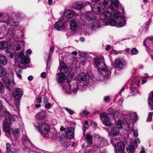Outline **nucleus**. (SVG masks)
I'll list each match as a JSON object with an SVG mask.
<instances>
[{"label": "nucleus", "instance_id": "obj_1", "mask_svg": "<svg viewBox=\"0 0 153 153\" xmlns=\"http://www.w3.org/2000/svg\"><path fill=\"white\" fill-rule=\"evenodd\" d=\"M94 66L97 69L98 74L104 77L108 76L111 74V72L107 68L103 57L99 56L94 58Z\"/></svg>", "mask_w": 153, "mask_h": 153}, {"label": "nucleus", "instance_id": "obj_2", "mask_svg": "<svg viewBox=\"0 0 153 153\" xmlns=\"http://www.w3.org/2000/svg\"><path fill=\"white\" fill-rule=\"evenodd\" d=\"M112 20L109 21V25L111 26H116L120 27L124 26L126 24L125 16L122 15L118 10L113 13Z\"/></svg>", "mask_w": 153, "mask_h": 153}, {"label": "nucleus", "instance_id": "obj_3", "mask_svg": "<svg viewBox=\"0 0 153 153\" xmlns=\"http://www.w3.org/2000/svg\"><path fill=\"white\" fill-rule=\"evenodd\" d=\"M62 15L61 17V19L64 20V21H69V19L77 18L78 16H80L74 11L69 9H65L63 12L60 13Z\"/></svg>", "mask_w": 153, "mask_h": 153}, {"label": "nucleus", "instance_id": "obj_4", "mask_svg": "<svg viewBox=\"0 0 153 153\" xmlns=\"http://www.w3.org/2000/svg\"><path fill=\"white\" fill-rule=\"evenodd\" d=\"M84 16L85 19L90 22L89 26L92 30L98 27L100 24L95 16L91 13L85 14Z\"/></svg>", "mask_w": 153, "mask_h": 153}, {"label": "nucleus", "instance_id": "obj_5", "mask_svg": "<svg viewBox=\"0 0 153 153\" xmlns=\"http://www.w3.org/2000/svg\"><path fill=\"white\" fill-rule=\"evenodd\" d=\"M35 128L43 136L49 132L51 130L50 125L48 124L42 122L39 123L38 126L34 124Z\"/></svg>", "mask_w": 153, "mask_h": 153}, {"label": "nucleus", "instance_id": "obj_6", "mask_svg": "<svg viewBox=\"0 0 153 153\" xmlns=\"http://www.w3.org/2000/svg\"><path fill=\"white\" fill-rule=\"evenodd\" d=\"M103 5L106 8H110L114 13L118 10L119 2L118 0H104Z\"/></svg>", "mask_w": 153, "mask_h": 153}, {"label": "nucleus", "instance_id": "obj_7", "mask_svg": "<svg viewBox=\"0 0 153 153\" xmlns=\"http://www.w3.org/2000/svg\"><path fill=\"white\" fill-rule=\"evenodd\" d=\"M59 67L61 73L58 74V81L59 83H61L65 80V76L64 74L68 71V68L63 62H60Z\"/></svg>", "mask_w": 153, "mask_h": 153}, {"label": "nucleus", "instance_id": "obj_8", "mask_svg": "<svg viewBox=\"0 0 153 153\" xmlns=\"http://www.w3.org/2000/svg\"><path fill=\"white\" fill-rule=\"evenodd\" d=\"M22 95V91L21 89L18 88L16 89L14 94V96L16 100L13 101V103L12 102V101H11L9 104L11 106H15L17 108H18L19 106V101Z\"/></svg>", "mask_w": 153, "mask_h": 153}, {"label": "nucleus", "instance_id": "obj_9", "mask_svg": "<svg viewBox=\"0 0 153 153\" xmlns=\"http://www.w3.org/2000/svg\"><path fill=\"white\" fill-rule=\"evenodd\" d=\"M10 76L12 77V80L11 82L7 76L4 77L2 78L3 84L10 91L13 88L15 85V82L14 80V75L13 73H11Z\"/></svg>", "mask_w": 153, "mask_h": 153}, {"label": "nucleus", "instance_id": "obj_10", "mask_svg": "<svg viewBox=\"0 0 153 153\" xmlns=\"http://www.w3.org/2000/svg\"><path fill=\"white\" fill-rule=\"evenodd\" d=\"M111 142L114 146L115 153H125L124 152V146L123 144L121 142H117V140L115 138L111 139Z\"/></svg>", "mask_w": 153, "mask_h": 153}, {"label": "nucleus", "instance_id": "obj_11", "mask_svg": "<svg viewBox=\"0 0 153 153\" xmlns=\"http://www.w3.org/2000/svg\"><path fill=\"white\" fill-rule=\"evenodd\" d=\"M78 89V85L76 83L72 84L68 83L67 85L64 86L63 89L64 91L67 93H73L74 94L77 93Z\"/></svg>", "mask_w": 153, "mask_h": 153}, {"label": "nucleus", "instance_id": "obj_12", "mask_svg": "<svg viewBox=\"0 0 153 153\" xmlns=\"http://www.w3.org/2000/svg\"><path fill=\"white\" fill-rule=\"evenodd\" d=\"M7 36L10 39L12 38L16 40L22 37V33L19 30H15L10 29L8 30Z\"/></svg>", "mask_w": 153, "mask_h": 153}, {"label": "nucleus", "instance_id": "obj_13", "mask_svg": "<svg viewBox=\"0 0 153 153\" xmlns=\"http://www.w3.org/2000/svg\"><path fill=\"white\" fill-rule=\"evenodd\" d=\"M23 143L24 146L23 151L25 152L30 153L32 151L33 146L26 136L23 137Z\"/></svg>", "mask_w": 153, "mask_h": 153}, {"label": "nucleus", "instance_id": "obj_14", "mask_svg": "<svg viewBox=\"0 0 153 153\" xmlns=\"http://www.w3.org/2000/svg\"><path fill=\"white\" fill-rule=\"evenodd\" d=\"M94 138L95 139L94 144L97 147L102 148L104 146L108 145V143L107 140L99 135H96Z\"/></svg>", "mask_w": 153, "mask_h": 153}, {"label": "nucleus", "instance_id": "obj_15", "mask_svg": "<svg viewBox=\"0 0 153 153\" xmlns=\"http://www.w3.org/2000/svg\"><path fill=\"white\" fill-rule=\"evenodd\" d=\"M113 12H111L110 11L106 10L104 11H102L100 16V19L101 20L106 19L108 21L109 24V21L113 19Z\"/></svg>", "mask_w": 153, "mask_h": 153}, {"label": "nucleus", "instance_id": "obj_16", "mask_svg": "<svg viewBox=\"0 0 153 153\" xmlns=\"http://www.w3.org/2000/svg\"><path fill=\"white\" fill-rule=\"evenodd\" d=\"M132 83L130 86V89L133 94H136L137 92L138 89L136 86H138L140 84V80L139 79L134 78L132 80Z\"/></svg>", "mask_w": 153, "mask_h": 153}, {"label": "nucleus", "instance_id": "obj_17", "mask_svg": "<svg viewBox=\"0 0 153 153\" xmlns=\"http://www.w3.org/2000/svg\"><path fill=\"white\" fill-rule=\"evenodd\" d=\"M81 16H78L77 18L72 19L70 21V26L71 29L74 32L77 29L78 26L80 23Z\"/></svg>", "mask_w": 153, "mask_h": 153}, {"label": "nucleus", "instance_id": "obj_18", "mask_svg": "<svg viewBox=\"0 0 153 153\" xmlns=\"http://www.w3.org/2000/svg\"><path fill=\"white\" fill-rule=\"evenodd\" d=\"M144 45L148 50L152 51L153 50V37L147 38L144 42ZM153 59V56H151Z\"/></svg>", "mask_w": 153, "mask_h": 153}, {"label": "nucleus", "instance_id": "obj_19", "mask_svg": "<svg viewBox=\"0 0 153 153\" xmlns=\"http://www.w3.org/2000/svg\"><path fill=\"white\" fill-rule=\"evenodd\" d=\"M123 58H118L115 59L114 66L118 70H122L124 66Z\"/></svg>", "mask_w": 153, "mask_h": 153}, {"label": "nucleus", "instance_id": "obj_20", "mask_svg": "<svg viewBox=\"0 0 153 153\" xmlns=\"http://www.w3.org/2000/svg\"><path fill=\"white\" fill-rule=\"evenodd\" d=\"M104 10L102 5L98 4H95L92 8L93 12L97 14H100Z\"/></svg>", "mask_w": 153, "mask_h": 153}, {"label": "nucleus", "instance_id": "obj_21", "mask_svg": "<svg viewBox=\"0 0 153 153\" xmlns=\"http://www.w3.org/2000/svg\"><path fill=\"white\" fill-rule=\"evenodd\" d=\"M86 4L85 2L76 1L73 3L72 7L76 10H81L84 7Z\"/></svg>", "mask_w": 153, "mask_h": 153}, {"label": "nucleus", "instance_id": "obj_22", "mask_svg": "<svg viewBox=\"0 0 153 153\" xmlns=\"http://www.w3.org/2000/svg\"><path fill=\"white\" fill-rule=\"evenodd\" d=\"M108 115V114L106 113L100 114V119L102 121L103 124L107 126H110L111 125V123L109 120Z\"/></svg>", "mask_w": 153, "mask_h": 153}, {"label": "nucleus", "instance_id": "obj_23", "mask_svg": "<svg viewBox=\"0 0 153 153\" xmlns=\"http://www.w3.org/2000/svg\"><path fill=\"white\" fill-rule=\"evenodd\" d=\"M15 14H13L11 15L9 19V20L7 23V25L9 26H17L19 24V22L17 19H16V17L14 16Z\"/></svg>", "mask_w": 153, "mask_h": 153}, {"label": "nucleus", "instance_id": "obj_24", "mask_svg": "<svg viewBox=\"0 0 153 153\" xmlns=\"http://www.w3.org/2000/svg\"><path fill=\"white\" fill-rule=\"evenodd\" d=\"M47 116L46 112L45 111H42L37 113L36 116V118L38 120H42L45 119Z\"/></svg>", "mask_w": 153, "mask_h": 153}, {"label": "nucleus", "instance_id": "obj_25", "mask_svg": "<svg viewBox=\"0 0 153 153\" xmlns=\"http://www.w3.org/2000/svg\"><path fill=\"white\" fill-rule=\"evenodd\" d=\"M65 135L66 137L68 138H73L74 136V129L72 127L67 128L65 133Z\"/></svg>", "mask_w": 153, "mask_h": 153}, {"label": "nucleus", "instance_id": "obj_26", "mask_svg": "<svg viewBox=\"0 0 153 153\" xmlns=\"http://www.w3.org/2000/svg\"><path fill=\"white\" fill-rule=\"evenodd\" d=\"M77 79L80 82L84 83L87 80V76L85 73L82 72L78 75Z\"/></svg>", "mask_w": 153, "mask_h": 153}, {"label": "nucleus", "instance_id": "obj_27", "mask_svg": "<svg viewBox=\"0 0 153 153\" xmlns=\"http://www.w3.org/2000/svg\"><path fill=\"white\" fill-rule=\"evenodd\" d=\"M19 58L21 60V63L24 64H28L29 62L28 58L26 57L22 53H21L18 55Z\"/></svg>", "mask_w": 153, "mask_h": 153}, {"label": "nucleus", "instance_id": "obj_28", "mask_svg": "<svg viewBox=\"0 0 153 153\" xmlns=\"http://www.w3.org/2000/svg\"><path fill=\"white\" fill-rule=\"evenodd\" d=\"M137 115L136 114L135 112H129L126 116L125 119H127L128 120H134L136 119Z\"/></svg>", "mask_w": 153, "mask_h": 153}, {"label": "nucleus", "instance_id": "obj_29", "mask_svg": "<svg viewBox=\"0 0 153 153\" xmlns=\"http://www.w3.org/2000/svg\"><path fill=\"white\" fill-rule=\"evenodd\" d=\"M119 133V131L117 128L114 127L112 128L109 133V135L112 137L117 135Z\"/></svg>", "mask_w": 153, "mask_h": 153}, {"label": "nucleus", "instance_id": "obj_30", "mask_svg": "<svg viewBox=\"0 0 153 153\" xmlns=\"http://www.w3.org/2000/svg\"><path fill=\"white\" fill-rule=\"evenodd\" d=\"M11 15V14L8 15L7 14L2 13L1 22L6 23L7 24L9 20V19L10 18V17Z\"/></svg>", "mask_w": 153, "mask_h": 153}, {"label": "nucleus", "instance_id": "obj_31", "mask_svg": "<svg viewBox=\"0 0 153 153\" xmlns=\"http://www.w3.org/2000/svg\"><path fill=\"white\" fill-rule=\"evenodd\" d=\"M54 47H51L50 48V53L49 54V56H48V57L47 58V60L46 61H47V66H46V68H50V65H49L50 63L51 62V57L50 56L51 53L53 52L54 50Z\"/></svg>", "mask_w": 153, "mask_h": 153}, {"label": "nucleus", "instance_id": "obj_32", "mask_svg": "<svg viewBox=\"0 0 153 153\" xmlns=\"http://www.w3.org/2000/svg\"><path fill=\"white\" fill-rule=\"evenodd\" d=\"M148 102L149 108L153 110V91L149 94Z\"/></svg>", "mask_w": 153, "mask_h": 153}, {"label": "nucleus", "instance_id": "obj_33", "mask_svg": "<svg viewBox=\"0 0 153 153\" xmlns=\"http://www.w3.org/2000/svg\"><path fill=\"white\" fill-rule=\"evenodd\" d=\"M7 58L5 56H0V66H3L7 64Z\"/></svg>", "mask_w": 153, "mask_h": 153}, {"label": "nucleus", "instance_id": "obj_34", "mask_svg": "<svg viewBox=\"0 0 153 153\" xmlns=\"http://www.w3.org/2000/svg\"><path fill=\"white\" fill-rule=\"evenodd\" d=\"M63 22L61 20L58 21V30H64L66 27L67 25Z\"/></svg>", "mask_w": 153, "mask_h": 153}, {"label": "nucleus", "instance_id": "obj_35", "mask_svg": "<svg viewBox=\"0 0 153 153\" xmlns=\"http://www.w3.org/2000/svg\"><path fill=\"white\" fill-rule=\"evenodd\" d=\"M2 108L1 109V111L0 112V114L3 113L8 118L10 116V113L8 111L5 107H4L2 104Z\"/></svg>", "mask_w": 153, "mask_h": 153}, {"label": "nucleus", "instance_id": "obj_36", "mask_svg": "<svg viewBox=\"0 0 153 153\" xmlns=\"http://www.w3.org/2000/svg\"><path fill=\"white\" fill-rule=\"evenodd\" d=\"M86 142L89 145H91L92 144V136L90 134H87L85 137Z\"/></svg>", "mask_w": 153, "mask_h": 153}, {"label": "nucleus", "instance_id": "obj_37", "mask_svg": "<svg viewBox=\"0 0 153 153\" xmlns=\"http://www.w3.org/2000/svg\"><path fill=\"white\" fill-rule=\"evenodd\" d=\"M3 130L6 132H9L10 128L8 123L5 120L4 121L3 125Z\"/></svg>", "mask_w": 153, "mask_h": 153}, {"label": "nucleus", "instance_id": "obj_38", "mask_svg": "<svg viewBox=\"0 0 153 153\" xmlns=\"http://www.w3.org/2000/svg\"><path fill=\"white\" fill-rule=\"evenodd\" d=\"M127 150L128 153H134L135 151L134 146L132 144H130L127 148Z\"/></svg>", "mask_w": 153, "mask_h": 153}, {"label": "nucleus", "instance_id": "obj_39", "mask_svg": "<svg viewBox=\"0 0 153 153\" xmlns=\"http://www.w3.org/2000/svg\"><path fill=\"white\" fill-rule=\"evenodd\" d=\"M8 46L7 42L5 41H2L0 42V49L1 50L6 48Z\"/></svg>", "mask_w": 153, "mask_h": 153}, {"label": "nucleus", "instance_id": "obj_40", "mask_svg": "<svg viewBox=\"0 0 153 153\" xmlns=\"http://www.w3.org/2000/svg\"><path fill=\"white\" fill-rule=\"evenodd\" d=\"M117 125L119 129H121L123 128L124 126V123L123 120H119L117 122Z\"/></svg>", "mask_w": 153, "mask_h": 153}, {"label": "nucleus", "instance_id": "obj_41", "mask_svg": "<svg viewBox=\"0 0 153 153\" xmlns=\"http://www.w3.org/2000/svg\"><path fill=\"white\" fill-rule=\"evenodd\" d=\"M13 132L15 137L16 138H18L19 136V129L18 128L15 129L13 131Z\"/></svg>", "mask_w": 153, "mask_h": 153}, {"label": "nucleus", "instance_id": "obj_42", "mask_svg": "<svg viewBox=\"0 0 153 153\" xmlns=\"http://www.w3.org/2000/svg\"><path fill=\"white\" fill-rule=\"evenodd\" d=\"M6 74V71L3 68H0V77L5 76Z\"/></svg>", "mask_w": 153, "mask_h": 153}, {"label": "nucleus", "instance_id": "obj_43", "mask_svg": "<svg viewBox=\"0 0 153 153\" xmlns=\"http://www.w3.org/2000/svg\"><path fill=\"white\" fill-rule=\"evenodd\" d=\"M17 117V116L16 115H10L9 118V121L10 122H13L15 120L16 118Z\"/></svg>", "mask_w": 153, "mask_h": 153}, {"label": "nucleus", "instance_id": "obj_44", "mask_svg": "<svg viewBox=\"0 0 153 153\" xmlns=\"http://www.w3.org/2000/svg\"><path fill=\"white\" fill-rule=\"evenodd\" d=\"M64 109L69 113L70 115H72L74 113V112L73 111L68 108L65 107Z\"/></svg>", "mask_w": 153, "mask_h": 153}, {"label": "nucleus", "instance_id": "obj_45", "mask_svg": "<svg viewBox=\"0 0 153 153\" xmlns=\"http://www.w3.org/2000/svg\"><path fill=\"white\" fill-rule=\"evenodd\" d=\"M153 115V112H150L149 113L148 117L147 118V121H150L152 120V116Z\"/></svg>", "mask_w": 153, "mask_h": 153}, {"label": "nucleus", "instance_id": "obj_46", "mask_svg": "<svg viewBox=\"0 0 153 153\" xmlns=\"http://www.w3.org/2000/svg\"><path fill=\"white\" fill-rule=\"evenodd\" d=\"M45 107L46 109H50L52 107V105L50 102H48L45 103Z\"/></svg>", "mask_w": 153, "mask_h": 153}, {"label": "nucleus", "instance_id": "obj_47", "mask_svg": "<svg viewBox=\"0 0 153 153\" xmlns=\"http://www.w3.org/2000/svg\"><path fill=\"white\" fill-rule=\"evenodd\" d=\"M6 150L7 152H10L11 151V147L10 144L8 143L6 144Z\"/></svg>", "mask_w": 153, "mask_h": 153}, {"label": "nucleus", "instance_id": "obj_48", "mask_svg": "<svg viewBox=\"0 0 153 153\" xmlns=\"http://www.w3.org/2000/svg\"><path fill=\"white\" fill-rule=\"evenodd\" d=\"M138 53V51L135 48H133L131 50V53L132 55H135Z\"/></svg>", "mask_w": 153, "mask_h": 153}, {"label": "nucleus", "instance_id": "obj_49", "mask_svg": "<svg viewBox=\"0 0 153 153\" xmlns=\"http://www.w3.org/2000/svg\"><path fill=\"white\" fill-rule=\"evenodd\" d=\"M4 90V87L2 83L0 82V93H3Z\"/></svg>", "mask_w": 153, "mask_h": 153}, {"label": "nucleus", "instance_id": "obj_50", "mask_svg": "<svg viewBox=\"0 0 153 153\" xmlns=\"http://www.w3.org/2000/svg\"><path fill=\"white\" fill-rule=\"evenodd\" d=\"M41 77L42 78H45L47 76V73L45 72H43L41 74Z\"/></svg>", "mask_w": 153, "mask_h": 153}, {"label": "nucleus", "instance_id": "obj_51", "mask_svg": "<svg viewBox=\"0 0 153 153\" xmlns=\"http://www.w3.org/2000/svg\"><path fill=\"white\" fill-rule=\"evenodd\" d=\"M120 53V52L116 50H113L111 52V54L116 55Z\"/></svg>", "mask_w": 153, "mask_h": 153}, {"label": "nucleus", "instance_id": "obj_52", "mask_svg": "<svg viewBox=\"0 0 153 153\" xmlns=\"http://www.w3.org/2000/svg\"><path fill=\"white\" fill-rule=\"evenodd\" d=\"M37 102L38 103H40L42 102V98L39 97H37L36 99Z\"/></svg>", "mask_w": 153, "mask_h": 153}, {"label": "nucleus", "instance_id": "obj_53", "mask_svg": "<svg viewBox=\"0 0 153 153\" xmlns=\"http://www.w3.org/2000/svg\"><path fill=\"white\" fill-rule=\"evenodd\" d=\"M86 59L82 60L80 62V64H82L83 65H85L86 62Z\"/></svg>", "mask_w": 153, "mask_h": 153}, {"label": "nucleus", "instance_id": "obj_54", "mask_svg": "<svg viewBox=\"0 0 153 153\" xmlns=\"http://www.w3.org/2000/svg\"><path fill=\"white\" fill-rule=\"evenodd\" d=\"M21 45L20 44H18V45H17L16 47V50L17 51H19L21 49Z\"/></svg>", "mask_w": 153, "mask_h": 153}, {"label": "nucleus", "instance_id": "obj_55", "mask_svg": "<svg viewBox=\"0 0 153 153\" xmlns=\"http://www.w3.org/2000/svg\"><path fill=\"white\" fill-rule=\"evenodd\" d=\"M110 97L109 96H106L105 97L104 100L105 102L108 101L110 100Z\"/></svg>", "mask_w": 153, "mask_h": 153}, {"label": "nucleus", "instance_id": "obj_56", "mask_svg": "<svg viewBox=\"0 0 153 153\" xmlns=\"http://www.w3.org/2000/svg\"><path fill=\"white\" fill-rule=\"evenodd\" d=\"M133 134L134 136L137 137L138 136V133L137 130H134L133 131Z\"/></svg>", "mask_w": 153, "mask_h": 153}, {"label": "nucleus", "instance_id": "obj_57", "mask_svg": "<svg viewBox=\"0 0 153 153\" xmlns=\"http://www.w3.org/2000/svg\"><path fill=\"white\" fill-rule=\"evenodd\" d=\"M82 113L85 116L88 115L89 113V112L85 110L82 111Z\"/></svg>", "mask_w": 153, "mask_h": 153}, {"label": "nucleus", "instance_id": "obj_58", "mask_svg": "<svg viewBox=\"0 0 153 153\" xmlns=\"http://www.w3.org/2000/svg\"><path fill=\"white\" fill-rule=\"evenodd\" d=\"M43 102L44 104L48 102V99L46 97H44Z\"/></svg>", "mask_w": 153, "mask_h": 153}, {"label": "nucleus", "instance_id": "obj_59", "mask_svg": "<svg viewBox=\"0 0 153 153\" xmlns=\"http://www.w3.org/2000/svg\"><path fill=\"white\" fill-rule=\"evenodd\" d=\"M32 53V51L30 49H28L26 51V53L27 55H30Z\"/></svg>", "mask_w": 153, "mask_h": 153}, {"label": "nucleus", "instance_id": "obj_60", "mask_svg": "<svg viewBox=\"0 0 153 153\" xmlns=\"http://www.w3.org/2000/svg\"><path fill=\"white\" fill-rule=\"evenodd\" d=\"M65 128L63 126H61L60 128V130L61 132L65 131Z\"/></svg>", "mask_w": 153, "mask_h": 153}, {"label": "nucleus", "instance_id": "obj_61", "mask_svg": "<svg viewBox=\"0 0 153 153\" xmlns=\"http://www.w3.org/2000/svg\"><path fill=\"white\" fill-rule=\"evenodd\" d=\"M28 80L29 81H32L33 79V76H32L30 75L28 76L27 78Z\"/></svg>", "mask_w": 153, "mask_h": 153}, {"label": "nucleus", "instance_id": "obj_62", "mask_svg": "<svg viewBox=\"0 0 153 153\" xmlns=\"http://www.w3.org/2000/svg\"><path fill=\"white\" fill-rule=\"evenodd\" d=\"M134 142L136 144L137 143H140V141L139 138H137V140L134 141Z\"/></svg>", "mask_w": 153, "mask_h": 153}, {"label": "nucleus", "instance_id": "obj_63", "mask_svg": "<svg viewBox=\"0 0 153 153\" xmlns=\"http://www.w3.org/2000/svg\"><path fill=\"white\" fill-rule=\"evenodd\" d=\"M16 74L18 77L19 79H21L22 75L19 73H18L17 72H16Z\"/></svg>", "mask_w": 153, "mask_h": 153}, {"label": "nucleus", "instance_id": "obj_64", "mask_svg": "<svg viewBox=\"0 0 153 153\" xmlns=\"http://www.w3.org/2000/svg\"><path fill=\"white\" fill-rule=\"evenodd\" d=\"M41 106V105L40 103H38V104H35V107L36 108H40Z\"/></svg>", "mask_w": 153, "mask_h": 153}]
</instances>
